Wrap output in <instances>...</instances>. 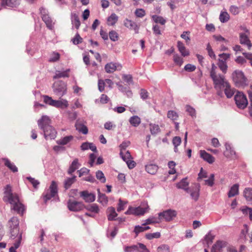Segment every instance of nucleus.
Returning a JSON list of instances; mask_svg holds the SVG:
<instances>
[{
	"mask_svg": "<svg viewBox=\"0 0 252 252\" xmlns=\"http://www.w3.org/2000/svg\"><path fill=\"white\" fill-rule=\"evenodd\" d=\"M67 207L71 211L78 212L82 210L84 208V205L81 202L69 200L67 202Z\"/></svg>",
	"mask_w": 252,
	"mask_h": 252,
	"instance_id": "9d476101",
	"label": "nucleus"
},
{
	"mask_svg": "<svg viewBox=\"0 0 252 252\" xmlns=\"http://www.w3.org/2000/svg\"><path fill=\"white\" fill-rule=\"evenodd\" d=\"M224 94L227 98H231L234 94L235 90L229 83L223 89Z\"/></svg>",
	"mask_w": 252,
	"mask_h": 252,
	"instance_id": "a878e982",
	"label": "nucleus"
},
{
	"mask_svg": "<svg viewBox=\"0 0 252 252\" xmlns=\"http://www.w3.org/2000/svg\"><path fill=\"white\" fill-rule=\"evenodd\" d=\"M213 81L215 89L217 91L219 95H222V90L229 83L225 79L224 76L218 74L211 77Z\"/></svg>",
	"mask_w": 252,
	"mask_h": 252,
	"instance_id": "7ed1b4c3",
	"label": "nucleus"
},
{
	"mask_svg": "<svg viewBox=\"0 0 252 252\" xmlns=\"http://www.w3.org/2000/svg\"><path fill=\"white\" fill-rule=\"evenodd\" d=\"M219 18L221 22L225 23L229 20V15L227 12H221Z\"/></svg>",
	"mask_w": 252,
	"mask_h": 252,
	"instance_id": "a18cd8bd",
	"label": "nucleus"
},
{
	"mask_svg": "<svg viewBox=\"0 0 252 252\" xmlns=\"http://www.w3.org/2000/svg\"><path fill=\"white\" fill-rule=\"evenodd\" d=\"M80 196L86 202L90 203L93 202L95 200V195L94 193H90L87 190H84L80 192Z\"/></svg>",
	"mask_w": 252,
	"mask_h": 252,
	"instance_id": "f8f14e48",
	"label": "nucleus"
},
{
	"mask_svg": "<svg viewBox=\"0 0 252 252\" xmlns=\"http://www.w3.org/2000/svg\"><path fill=\"white\" fill-rule=\"evenodd\" d=\"M240 41L241 44L247 45L249 49L252 47L251 41L249 40L248 35L245 33H241L240 34Z\"/></svg>",
	"mask_w": 252,
	"mask_h": 252,
	"instance_id": "5701e85b",
	"label": "nucleus"
},
{
	"mask_svg": "<svg viewBox=\"0 0 252 252\" xmlns=\"http://www.w3.org/2000/svg\"><path fill=\"white\" fill-rule=\"evenodd\" d=\"M76 176L74 175L71 178H67L64 182V187L67 189L75 182Z\"/></svg>",
	"mask_w": 252,
	"mask_h": 252,
	"instance_id": "473e14b6",
	"label": "nucleus"
},
{
	"mask_svg": "<svg viewBox=\"0 0 252 252\" xmlns=\"http://www.w3.org/2000/svg\"><path fill=\"white\" fill-rule=\"evenodd\" d=\"M158 252H170L169 247L165 244L159 246L157 249Z\"/></svg>",
	"mask_w": 252,
	"mask_h": 252,
	"instance_id": "6e6d98bb",
	"label": "nucleus"
},
{
	"mask_svg": "<svg viewBox=\"0 0 252 252\" xmlns=\"http://www.w3.org/2000/svg\"><path fill=\"white\" fill-rule=\"evenodd\" d=\"M71 22L72 24L75 27V28L78 29L80 26V22L77 15L74 14L72 15Z\"/></svg>",
	"mask_w": 252,
	"mask_h": 252,
	"instance_id": "79ce46f5",
	"label": "nucleus"
},
{
	"mask_svg": "<svg viewBox=\"0 0 252 252\" xmlns=\"http://www.w3.org/2000/svg\"><path fill=\"white\" fill-rule=\"evenodd\" d=\"M42 20L45 23L47 27L50 30H53L54 28V23L52 20L51 18L48 16H45V17H43L42 18Z\"/></svg>",
	"mask_w": 252,
	"mask_h": 252,
	"instance_id": "cd10ccee",
	"label": "nucleus"
},
{
	"mask_svg": "<svg viewBox=\"0 0 252 252\" xmlns=\"http://www.w3.org/2000/svg\"><path fill=\"white\" fill-rule=\"evenodd\" d=\"M243 214H249V218L251 220H252V209L249 207H246V208L243 209L242 210Z\"/></svg>",
	"mask_w": 252,
	"mask_h": 252,
	"instance_id": "774afa93",
	"label": "nucleus"
},
{
	"mask_svg": "<svg viewBox=\"0 0 252 252\" xmlns=\"http://www.w3.org/2000/svg\"><path fill=\"white\" fill-rule=\"evenodd\" d=\"M26 179L28 180L32 184V186L35 189L37 188L40 183L38 180H35L34 178L31 177H26Z\"/></svg>",
	"mask_w": 252,
	"mask_h": 252,
	"instance_id": "13d9d810",
	"label": "nucleus"
},
{
	"mask_svg": "<svg viewBox=\"0 0 252 252\" xmlns=\"http://www.w3.org/2000/svg\"><path fill=\"white\" fill-rule=\"evenodd\" d=\"M189 183L187 182V178L183 179L179 183L176 184V187L178 189H184L187 192H189V188H188Z\"/></svg>",
	"mask_w": 252,
	"mask_h": 252,
	"instance_id": "4be33fe9",
	"label": "nucleus"
},
{
	"mask_svg": "<svg viewBox=\"0 0 252 252\" xmlns=\"http://www.w3.org/2000/svg\"><path fill=\"white\" fill-rule=\"evenodd\" d=\"M177 215V212L176 210L173 209H167L158 214L159 219L161 221L164 220L165 221L169 222L173 220Z\"/></svg>",
	"mask_w": 252,
	"mask_h": 252,
	"instance_id": "423d86ee",
	"label": "nucleus"
},
{
	"mask_svg": "<svg viewBox=\"0 0 252 252\" xmlns=\"http://www.w3.org/2000/svg\"><path fill=\"white\" fill-rule=\"evenodd\" d=\"M134 13L136 17L139 18H142L146 14L145 11L142 8L136 9Z\"/></svg>",
	"mask_w": 252,
	"mask_h": 252,
	"instance_id": "69168bd1",
	"label": "nucleus"
},
{
	"mask_svg": "<svg viewBox=\"0 0 252 252\" xmlns=\"http://www.w3.org/2000/svg\"><path fill=\"white\" fill-rule=\"evenodd\" d=\"M68 105V102L66 100L62 99L60 100H55L53 106L57 108H62L63 107H67Z\"/></svg>",
	"mask_w": 252,
	"mask_h": 252,
	"instance_id": "2f4dec72",
	"label": "nucleus"
},
{
	"mask_svg": "<svg viewBox=\"0 0 252 252\" xmlns=\"http://www.w3.org/2000/svg\"><path fill=\"white\" fill-rule=\"evenodd\" d=\"M243 195L246 201L252 204V188H245L243 191Z\"/></svg>",
	"mask_w": 252,
	"mask_h": 252,
	"instance_id": "412c9836",
	"label": "nucleus"
},
{
	"mask_svg": "<svg viewBox=\"0 0 252 252\" xmlns=\"http://www.w3.org/2000/svg\"><path fill=\"white\" fill-rule=\"evenodd\" d=\"M234 100L237 106L241 109H245L248 104V101L243 93L238 92L234 96Z\"/></svg>",
	"mask_w": 252,
	"mask_h": 252,
	"instance_id": "0eeeda50",
	"label": "nucleus"
},
{
	"mask_svg": "<svg viewBox=\"0 0 252 252\" xmlns=\"http://www.w3.org/2000/svg\"><path fill=\"white\" fill-rule=\"evenodd\" d=\"M60 55L58 53L53 52L49 60L50 62H55L58 61L60 59Z\"/></svg>",
	"mask_w": 252,
	"mask_h": 252,
	"instance_id": "0e129e2a",
	"label": "nucleus"
},
{
	"mask_svg": "<svg viewBox=\"0 0 252 252\" xmlns=\"http://www.w3.org/2000/svg\"><path fill=\"white\" fill-rule=\"evenodd\" d=\"M138 250V246L137 245H132L131 246H127L125 248V252H133Z\"/></svg>",
	"mask_w": 252,
	"mask_h": 252,
	"instance_id": "052dcab7",
	"label": "nucleus"
},
{
	"mask_svg": "<svg viewBox=\"0 0 252 252\" xmlns=\"http://www.w3.org/2000/svg\"><path fill=\"white\" fill-rule=\"evenodd\" d=\"M160 220L159 219V217L158 218H156L154 217H150L146 220H145V222L142 224V225H146L147 224H153V223H158L160 222Z\"/></svg>",
	"mask_w": 252,
	"mask_h": 252,
	"instance_id": "e433bc0d",
	"label": "nucleus"
},
{
	"mask_svg": "<svg viewBox=\"0 0 252 252\" xmlns=\"http://www.w3.org/2000/svg\"><path fill=\"white\" fill-rule=\"evenodd\" d=\"M51 120L47 116H43L38 120L39 127L43 131L44 137L46 139H54L56 137L57 131L50 125Z\"/></svg>",
	"mask_w": 252,
	"mask_h": 252,
	"instance_id": "f03ea898",
	"label": "nucleus"
},
{
	"mask_svg": "<svg viewBox=\"0 0 252 252\" xmlns=\"http://www.w3.org/2000/svg\"><path fill=\"white\" fill-rule=\"evenodd\" d=\"M122 68V65L119 63H110L105 65V69L106 72L110 73L114 72L115 70H121Z\"/></svg>",
	"mask_w": 252,
	"mask_h": 252,
	"instance_id": "ddd939ff",
	"label": "nucleus"
},
{
	"mask_svg": "<svg viewBox=\"0 0 252 252\" xmlns=\"http://www.w3.org/2000/svg\"><path fill=\"white\" fill-rule=\"evenodd\" d=\"M152 18L156 23H159L162 25H164L166 23V20L161 16L154 15Z\"/></svg>",
	"mask_w": 252,
	"mask_h": 252,
	"instance_id": "37998d69",
	"label": "nucleus"
},
{
	"mask_svg": "<svg viewBox=\"0 0 252 252\" xmlns=\"http://www.w3.org/2000/svg\"><path fill=\"white\" fill-rule=\"evenodd\" d=\"M107 217L109 220H115V218L117 217L118 214L116 212L115 209L114 207H110L107 210Z\"/></svg>",
	"mask_w": 252,
	"mask_h": 252,
	"instance_id": "aec40b11",
	"label": "nucleus"
},
{
	"mask_svg": "<svg viewBox=\"0 0 252 252\" xmlns=\"http://www.w3.org/2000/svg\"><path fill=\"white\" fill-rule=\"evenodd\" d=\"M130 124L134 127H137L141 123L140 118L137 116H133L129 119Z\"/></svg>",
	"mask_w": 252,
	"mask_h": 252,
	"instance_id": "f704fd0d",
	"label": "nucleus"
},
{
	"mask_svg": "<svg viewBox=\"0 0 252 252\" xmlns=\"http://www.w3.org/2000/svg\"><path fill=\"white\" fill-rule=\"evenodd\" d=\"M122 78L128 85H132L133 84L132 77L131 75L124 74Z\"/></svg>",
	"mask_w": 252,
	"mask_h": 252,
	"instance_id": "8fccbe9b",
	"label": "nucleus"
},
{
	"mask_svg": "<svg viewBox=\"0 0 252 252\" xmlns=\"http://www.w3.org/2000/svg\"><path fill=\"white\" fill-rule=\"evenodd\" d=\"M167 117L172 120H176L178 118V115L175 111L170 110L167 113Z\"/></svg>",
	"mask_w": 252,
	"mask_h": 252,
	"instance_id": "603ef678",
	"label": "nucleus"
},
{
	"mask_svg": "<svg viewBox=\"0 0 252 252\" xmlns=\"http://www.w3.org/2000/svg\"><path fill=\"white\" fill-rule=\"evenodd\" d=\"M80 164L78 162L77 158L75 159L71 163L68 170V173L69 174H72L76 169L79 168L80 166Z\"/></svg>",
	"mask_w": 252,
	"mask_h": 252,
	"instance_id": "393cba45",
	"label": "nucleus"
},
{
	"mask_svg": "<svg viewBox=\"0 0 252 252\" xmlns=\"http://www.w3.org/2000/svg\"><path fill=\"white\" fill-rule=\"evenodd\" d=\"M199 186L195 185L191 190L189 189V192L188 193H190L192 198L195 201H196L198 199L199 195Z\"/></svg>",
	"mask_w": 252,
	"mask_h": 252,
	"instance_id": "b1692460",
	"label": "nucleus"
},
{
	"mask_svg": "<svg viewBox=\"0 0 252 252\" xmlns=\"http://www.w3.org/2000/svg\"><path fill=\"white\" fill-rule=\"evenodd\" d=\"M3 200L8 202L11 205V209L18 213H23L24 210V205L20 202L19 197L16 193L12 192L11 187L7 185L4 189Z\"/></svg>",
	"mask_w": 252,
	"mask_h": 252,
	"instance_id": "f257e3e1",
	"label": "nucleus"
},
{
	"mask_svg": "<svg viewBox=\"0 0 252 252\" xmlns=\"http://www.w3.org/2000/svg\"><path fill=\"white\" fill-rule=\"evenodd\" d=\"M146 211L145 208H143L140 207L135 208L130 207L126 212L125 214L126 215L132 214L135 216H140L144 215Z\"/></svg>",
	"mask_w": 252,
	"mask_h": 252,
	"instance_id": "9b49d317",
	"label": "nucleus"
},
{
	"mask_svg": "<svg viewBox=\"0 0 252 252\" xmlns=\"http://www.w3.org/2000/svg\"><path fill=\"white\" fill-rule=\"evenodd\" d=\"M109 38L113 41H117L118 39V34L115 31H111L109 33Z\"/></svg>",
	"mask_w": 252,
	"mask_h": 252,
	"instance_id": "bf43d9fd",
	"label": "nucleus"
},
{
	"mask_svg": "<svg viewBox=\"0 0 252 252\" xmlns=\"http://www.w3.org/2000/svg\"><path fill=\"white\" fill-rule=\"evenodd\" d=\"M218 65L223 73H226L228 66L225 61H223L222 59H219Z\"/></svg>",
	"mask_w": 252,
	"mask_h": 252,
	"instance_id": "ea45409f",
	"label": "nucleus"
},
{
	"mask_svg": "<svg viewBox=\"0 0 252 252\" xmlns=\"http://www.w3.org/2000/svg\"><path fill=\"white\" fill-rule=\"evenodd\" d=\"M96 178L101 183H104L106 182V178L104 175V174L100 170H98L96 172Z\"/></svg>",
	"mask_w": 252,
	"mask_h": 252,
	"instance_id": "09e8293b",
	"label": "nucleus"
},
{
	"mask_svg": "<svg viewBox=\"0 0 252 252\" xmlns=\"http://www.w3.org/2000/svg\"><path fill=\"white\" fill-rule=\"evenodd\" d=\"M76 129L83 134H87L88 133V129L84 125V122L82 121L77 120L75 125Z\"/></svg>",
	"mask_w": 252,
	"mask_h": 252,
	"instance_id": "dca6fc26",
	"label": "nucleus"
},
{
	"mask_svg": "<svg viewBox=\"0 0 252 252\" xmlns=\"http://www.w3.org/2000/svg\"><path fill=\"white\" fill-rule=\"evenodd\" d=\"M98 192V201L102 204H106L108 200L106 196L103 193H101L99 189H97Z\"/></svg>",
	"mask_w": 252,
	"mask_h": 252,
	"instance_id": "49530a36",
	"label": "nucleus"
},
{
	"mask_svg": "<svg viewBox=\"0 0 252 252\" xmlns=\"http://www.w3.org/2000/svg\"><path fill=\"white\" fill-rule=\"evenodd\" d=\"M84 208L93 213L98 214L99 212V209L98 205L95 203L89 205L87 206H84Z\"/></svg>",
	"mask_w": 252,
	"mask_h": 252,
	"instance_id": "c85d7f7f",
	"label": "nucleus"
},
{
	"mask_svg": "<svg viewBox=\"0 0 252 252\" xmlns=\"http://www.w3.org/2000/svg\"><path fill=\"white\" fill-rule=\"evenodd\" d=\"M177 47L178 48V50L183 56L186 57L189 55V51L186 50L183 42L180 41H178Z\"/></svg>",
	"mask_w": 252,
	"mask_h": 252,
	"instance_id": "bb28decb",
	"label": "nucleus"
},
{
	"mask_svg": "<svg viewBox=\"0 0 252 252\" xmlns=\"http://www.w3.org/2000/svg\"><path fill=\"white\" fill-rule=\"evenodd\" d=\"M200 157L205 161H207L209 163H212L215 161L214 158L207 153L204 150H201L200 151Z\"/></svg>",
	"mask_w": 252,
	"mask_h": 252,
	"instance_id": "a211bd4d",
	"label": "nucleus"
},
{
	"mask_svg": "<svg viewBox=\"0 0 252 252\" xmlns=\"http://www.w3.org/2000/svg\"><path fill=\"white\" fill-rule=\"evenodd\" d=\"M226 246V243L224 241H218L213 246L211 252H222Z\"/></svg>",
	"mask_w": 252,
	"mask_h": 252,
	"instance_id": "2eb2a0df",
	"label": "nucleus"
},
{
	"mask_svg": "<svg viewBox=\"0 0 252 252\" xmlns=\"http://www.w3.org/2000/svg\"><path fill=\"white\" fill-rule=\"evenodd\" d=\"M145 169L148 173L151 174H155L158 169V166L155 164H150L147 165L145 166Z\"/></svg>",
	"mask_w": 252,
	"mask_h": 252,
	"instance_id": "c9c22d12",
	"label": "nucleus"
},
{
	"mask_svg": "<svg viewBox=\"0 0 252 252\" xmlns=\"http://www.w3.org/2000/svg\"><path fill=\"white\" fill-rule=\"evenodd\" d=\"M150 129L152 134L156 135L160 131V128L158 125L150 124Z\"/></svg>",
	"mask_w": 252,
	"mask_h": 252,
	"instance_id": "c03bdc74",
	"label": "nucleus"
},
{
	"mask_svg": "<svg viewBox=\"0 0 252 252\" xmlns=\"http://www.w3.org/2000/svg\"><path fill=\"white\" fill-rule=\"evenodd\" d=\"M251 90L248 91L249 98L250 101V106H249V112L251 116H252V84L250 85Z\"/></svg>",
	"mask_w": 252,
	"mask_h": 252,
	"instance_id": "864d4df0",
	"label": "nucleus"
},
{
	"mask_svg": "<svg viewBox=\"0 0 252 252\" xmlns=\"http://www.w3.org/2000/svg\"><path fill=\"white\" fill-rule=\"evenodd\" d=\"M2 160L4 161V165L13 172L18 171L17 167L14 165L13 163L11 162L8 159L4 158H2Z\"/></svg>",
	"mask_w": 252,
	"mask_h": 252,
	"instance_id": "c756f323",
	"label": "nucleus"
},
{
	"mask_svg": "<svg viewBox=\"0 0 252 252\" xmlns=\"http://www.w3.org/2000/svg\"><path fill=\"white\" fill-rule=\"evenodd\" d=\"M57 185L55 181H52L49 188V190H48L44 196V202H46L52 197H54L57 193Z\"/></svg>",
	"mask_w": 252,
	"mask_h": 252,
	"instance_id": "1a4fd4ad",
	"label": "nucleus"
},
{
	"mask_svg": "<svg viewBox=\"0 0 252 252\" xmlns=\"http://www.w3.org/2000/svg\"><path fill=\"white\" fill-rule=\"evenodd\" d=\"M239 192V185L237 184H234L230 189L228 193L229 197H232L238 194Z\"/></svg>",
	"mask_w": 252,
	"mask_h": 252,
	"instance_id": "72a5a7b5",
	"label": "nucleus"
},
{
	"mask_svg": "<svg viewBox=\"0 0 252 252\" xmlns=\"http://www.w3.org/2000/svg\"><path fill=\"white\" fill-rule=\"evenodd\" d=\"M150 228L149 226H146L145 225H136L134 227V232L135 233L136 236H137L139 233L144 232Z\"/></svg>",
	"mask_w": 252,
	"mask_h": 252,
	"instance_id": "a19ab883",
	"label": "nucleus"
},
{
	"mask_svg": "<svg viewBox=\"0 0 252 252\" xmlns=\"http://www.w3.org/2000/svg\"><path fill=\"white\" fill-rule=\"evenodd\" d=\"M120 154L122 159L125 161H126V160L132 158L131 156L128 151H126L125 154H124L123 151H121Z\"/></svg>",
	"mask_w": 252,
	"mask_h": 252,
	"instance_id": "3c124183",
	"label": "nucleus"
},
{
	"mask_svg": "<svg viewBox=\"0 0 252 252\" xmlns=\"http://www.w3.org/2000/svg\"><path fill=\"white\" fill-rule=\"evenodd\" d=\"M234 83L237 87H244L247 85V79L244 73L239 70L234 71L232 74Z\"/></svg>",
	"mask_w": 252,
	"mask_h": 252,
	"instance_id": "20e7f679",
	"label": "nucleus"
},
{
	"mask_svg": "<svg viewBox=\"0 0 252 252\" xmlns=\"http://www.w3.org/2000/svg\"><path fill=\"white\" fill-rule=\"evenodd\" d=\"M73 137L72 135L67 136L62 139L57 141V143L59 145H65L72 140Z\"/></svg>",
	"mask_w": 252,
	"mask_h": 252,
	"instance_id": "4c0bfd02",
	"label": "nucleus"
},
{
	"mask_svg": "<svg viewBox=\"0 0 252 252\" xmlns=\"http://www.w3.org/2000/svg\"><path fill=\"white\" fill-rule=\"evenodd\" d=\"M15 242L13 244V246H12L15 249H17L19 248L21 241L22 239V234L17 235V236H16Z\"/></svg>",
	"mask_w": 252,
	"mask_h": 252,
	"instance_id": "4d7b16f0",
	"label": "nucleus"
},
{
	"mask_svg": "<svg viewBox=\"0 0 252 252\" xmlns=\"http://www.w3.org/2000/svg\"><path fill=\"white\" fill-rule=\"evenodd\" d=\"M173 60L175 63L179 66H181L183 63V59L177 54L174 55Z\"/></svg>",
	"mask_w": 252,
	"mask_h": 252,
	"instance_id": "e2e57ef3",
	"label": "nucleus"
},
{
	"mask_svg": "<svg viewBox=\"0 0 252 252\" xmlns=\"http://www.w3.org/2000/svg\"><path fill=\"white\" fill-rule=\"evenodd\" d=\"M1 5L5 8L17 7L20 3V0H1Z\"/></svg>",
	"mask_w": 252,
	"mask_h": 252,
	"instance_id": "4468645a",
	"label": "nucleus"
},
{
	"mask_svg": "<svg viewBox=\"0 0 252 252\" xmlns=\"http://www.w3.org/2000/svg\"><path fill=\"white\" fill-rule=\"evenodd\" d=\"M9 228L10 237L12 239L15 238L17 235L21 234L19 233V220L17 217H12L8 222Z\"/></svg>",
	"mask_w": 252,
	"mask_h": 252,
	"instance_id": "39448f33",
	"label": "nucleus"
},
{
	"mask_svg": "<svg viewBox=\"0 0 252 252\" xmlns=\"http://www.w3.org/2000/svg\"><path fill=\"white\" fill-rule=\"evenodd\" d=\"M124 25L130 30H133L135 33H138L139 28L135 22L126 19L124 21Z\"/></svg>",
	"mask_w": 252,
	"mask_h": 252,
	"instance_id": "f3484780",
	"label": "nucleus"
},
{
	"mask_svg": "<svg viewBox=\"0 0 252 252\" xmlns=\"http://www.w3.org/2000/svg\"><path fill=\"white\" fill-rule=\"evenodd\" d=\"M206 50H207L208 51V55L209 56L214 59H216V55L214 52V51H213L209 43H208L207 44V48H206Z\"/></svg>",
	"mask_w": 252,
	"mask_h": 252,
	"instance_id": "338daca9",
	"label": "nucleus"
},
{
	"mask_svg": "<svg viewBox=\"0 0 252 252\" xmlns=\"http://www.w3.org/2000/svg\"><path fill=\"white\" fill-rule=\"evenodd\" d=\"M225 151L224 152V155L227 158H233L235 157V152L231 147L230 145L226 143L225 145Z\"/></svg>",
	"mask_w": 252,
	"mask_h": 252,
	"instance_id": "6ab92c4d",
	"label": "nucleus"
},
{
	"mask_svg": "<svg viewBox=\"0 0 252 252\" xmlns=\"http://www.w3.org/2000/svg\"><path fill=\"white\" fill-rule=\"evenodd\" d=\"M248 232V227L247 225H244V228L242 229L240 235V239L242 240H246V235Z\"/></svg>",
	"mask_w": 252,
	"mask_h": 252,
	"instance_id": "de8ad7c7",
	"label": "nucleus"
},
{
	"mask_svg": "<svg viewBox=\"0 0 252 252\" xmlns=\"http://www.w3.org/2000/svg\"><path fill=\"white\" fill-rule=\"evenodd\" d=\"M118 17L115 14H112L107 19V24L109 26H114L118 21Z\"/></svg>",
	"mask_w": 252,
	"mask_h": 252,
	"instance_id": "58836bf2",
	"label": "nucleus"
},
{
	"mask_svg": "<svg viewBox=\"0 0 252 252\" xmlns=\"http://www.w3.org/2000/svg\"><path fill=\"white\" fill-rule=\"evenodd\" d=\"M69 71V69H67L63 71H56L55 75L54 76V79H58L60 78L68 77L69 75L68 74Z\"/></svg>",
	"mask_w": 252,
	"mask_h": 252,
	"instance_id": "7c9ffc66",
	"label": "nucleus"
},
{
	"mask_svg": "<svg viewBox=\"0 0 252 252\" xmlns=\"http://www.w3.org/2000/svg\"><path fill=\"white\" fill-rule=\"evenodd\" d=\"M160 236V233L158 232L153 233H147L146 234V238L148 240H152L153 238H158Z\"/></svg>",
	"mask_w": 252,
	"mask_h": 252,
	"instance_id": "5fc2aeb1",
	"label": "nucleus"
},
{
	"mask_svg": "<svg viewBox=\"0 0 252 252\" xmlns=\"http://www.w3.org/2000/svg\"><path fill=\"white\" fill-rule=\"evenodd\" d=\"M53 90L54 93L61 98L66 94V85L62 81H56L53 85Z\"/></svg>",
	"mask_w": 252,
	"mask_h": 252,
	"instance_id": "6e6552de",
	"label": "nucleus"
},
{
	"mask_svg": "<svg viewBox=\"0 0 252 252\" xmlns=\"http://www.w3.org/2000/svg\"><path fill=\"white\" fill-rule=\"evenodd\" d=\"M44 102L51 106H53L55 102V100L53 99L51 97L48 95H44L43 96Z\"/></svg>",
	"mask_w": 252,
	"mask_h": 252,
	"instance_id": "680f3d73",
	"label": "nucleus"
}]
</instances>
